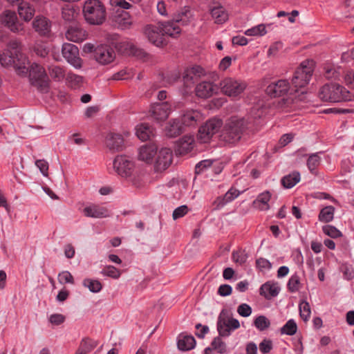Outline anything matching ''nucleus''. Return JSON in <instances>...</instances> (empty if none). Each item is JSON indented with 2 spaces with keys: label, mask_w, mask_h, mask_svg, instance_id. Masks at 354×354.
<instances>
[{
  "label": "nucleus",
  "mask_w": 354,
  "mask_h": 354,
  "mask_svg": "<svg viewBox=\"0 0 354 354\" xmlns=\"http://www.w3.org/2000/svg\"><path fill=\"white\" fill-rule=\"evenodd\" d=\"M22 45L19 39H11L7 48L0 53V64L4 67L13 66L19 75L28 74L26 56L21 52Z\"/></svg>",
  "instance_id": "obj_1"
},
{
  "label": "nucleus",
  "mask_w": 354,
  "mask_h": 354,
  "mask_svg": "<svg viewBox=\"0 0 354 354\" xmlns=\"http://www.w3.org/2000/svg\"><path fill=\"white\" fill-rule=\"evenodd\" d=\"M250 123L243 117L232 116L225 120L220 140L225 143L236 144L248 134Z\"/></svg>",
  "instance_id": "obj_2"
},
{
  "label": "nucleus",
  "mask_w": 354,
  "mask_h": 354,
  "mask_svg": "<svg viewBox=\"0 0 354 354\" xmlns=\"http://www.w3.org/2000/svg\"><path fill=\"white\" fill-rule=\"evenodd\" d=\"M314 71V63L312 60H305L300 64L299 67L297 68L294 73L292 78V86L293 88V93L295 95L299 93V100H304L306 95L305 87L308 84Z\"/></svg>",
  "instance_id": "obj_3"
},
{
  "label": "nucleus",
  "mask_w": 354,
  "mask_h": 354,
  "mask_svg": "<svg viewBox=\"0 0 354 354\" xmlns=\"http://www.w3.org/2000/svg\"><path fill=\"white\" fill-rule=\"evenodd\" d=\"M318 97L323 102H342L352 101L354 95L343 86L337 83H328L319 90Z\"/></svg>",
  "instance_id": "obj_4"
},
{
  "label": "nucleus",
  "mask_w": 354,
  "mask_h": 354,
  "mask_svg": "<svg viewBox=\"0 0 354 354\" xmlns=\"http://www.w3.org/2000/svg\"><path fill=\"white\" fill-rule=\"evenodd\" d=\"M83 14L85 20L91 25H101L106 19V9L99 0H88L84 3Z\"/></svg>",
  "instance_id": "obj_5"
},
{
  "label": "nucleus",
  "mask_w": 354,
  "mask_h": 354,
  "mask_svg": "<svg viewBox=\"0 0 354 354\" xmlns=\"http://www.w3.org/2000/svg\"><path fill=\"white\" fill-rule=\"evenodd\" d=\"M192 13L190 10L185 8L183 11L176 15L172 21L159 23V24L165 35L174 37L180 33L181 29L179 24L181 26L187 25L190 21Z\"/></svg>",
  "instance_id": "obj_6"
},
{
  "label": "nucleus",
  "mask_w": 354,
  "mask_h": 354,
  "mask_svg": "<svg viewBox=\"0 0 354 354\" xmlns=\"http://www.w3.org/2000/svg\"><path fill=\"white\" fill-rule=\"evenodd\" d=\"M29 81L32 86L41 93H47L49 88V79L43 66L33 63L28 68Z\"/></svg>",
  "instance_id": "obj_7"
},
{
  "label": "nucleus",
  "mask_w": 354,
  "mask_h": 354,
  "mask_svg": "<svg viewBox=\"0 0 354 354\" xmlns=\"http://www.w3.org/2000/svg\"><path fill=\"white\" fill-rule=\"evenodd\" d=\"M223 124L222 120L212 118L207 121L198 130V139L201 142H207L214 134L220 129Z\"/></svg>",
  "instance_id": "obj_8"
},
{
  "label": "nucleus",
  "mask_w": 354,
  "mask_h": 354,
  "mask_svg": "<svg viewBox=\"0 0 354 354\" xmlns=\"http://www.w3.org/2000/svg\"><path fill=\"white\" fill-rule=\"evenodd\" d=\"M113 164L115 172L122 178L131 176L134 171V163L125 156H118Z\"/></svg>",
  "instance_id": "obj_9"
},
{
  "label": "nucleus",
  "mask_w": 354,
  "mask_h": 354,
  "mask_svg": "<svg viewBox=\"0 0 354 354\" xmlns=\"http://www.w3.org/2000/svg\"><path fill=\"white\" fill-rule=\"evenodd\" d=\"M266 93L271 97H281L288 93L294 95L293 88H291L290 83L287 80L283 79L270 84L266 88Z\"/></svg>",
  "instance_id": "obj_10"
},
{
  "label": "nucleus",
  "mask_w": 354,
  "mask_h": 354,
  "mask_svg": "<svg viewBox=\"0 0 354 354\" xmlns=\"http://www.w3.org/2000/svg\"><path fill=\"white\" fill-rule=\"evenodd\" d=\"M222 92L230 97H235L241 94L245 88V84L238 80L228 77L220 83Z\"/></svg>",
  "instance_id": "obj_11"
},
{
  "label": "nucleus",
  "mask_w": 354,
  "mask_h": 354,
  "mask_svg": "<svg viewBox=\"0 0 354 354\" xmlns=\"http://www.w3.org/2000/svg\"><path fill=\"white\" fill-rule=\"evenodd\" d=\"M62 53L66 60L75 68L82 67V59L79 56V49L75 45L64 43L62 45Z\"/></svg>",
  "instance_id": "obj_12"
},
{
  "label": "nucleus",
  "mask_w": 354,
  "mask_h": 354,
  "mask_svg": "<svg viewBox=\"0 0 354 354\" xmlns=\"http://www.w3.org/2000/svg\"><path fill=\"white\" fill-rule=\"evenodd\" d=\"M145 35L151 43L158 47L167 44L165 35L159 24L158 26L152 24L147 25L145 28Z\"/></svg>",
  "instance_id": "obj_13"
},
{
  "label": "nucleus",
  "mask_w": 354,
  "mask_h": 354,
  "mask_svg": "<svg viewBox=\"0 0 354 354\" xmlns=\"http://www.w3.org/2000/svg\"><path fill=\"white\" fill-rule=\"evenodd\" d=\"M172 160V151L169 148H162L159 151L154 163L155 171L162 172L166 170L171 165Z\"/></svg>",
  "instance_id": "obj_14"
},
{
  "label": "nucleus",
  "mask_w": 354,
  "mask_h": 354,
  "mask_svg": "<svg viewBox=\"0 0 354 354\" xmlns=\"http://www.w3.org/2000/svg\"><path fill=\"white\" fill-rule=\"evenodd\" d=\"M95 60L101 64H108L115 58L114 50L107 45L97 46L94 50Z\"/></svg>",
  "instance_id": "obj_15"
},
{
  "label": "nucleus",
  "mask_w": 354,
  "mask_h": 354,
  "mask_svg": "<svg viewBox=\"0 0 354 354\" xmlns=\"http://www.w3.org/2000/svg\"><path fill=\"white\" fill-rule=\"evenodd\" d=\"M0 21L1 24L8 28L13 32H19L23 29L21 24L18 22L15 12L5 10L0 15Z\"/></svg>",
  "instance_id": "obj_16"
},
{
  "label": "nucleus",
  "mask_w": 354,
  "mask_h": 354,
  "mask_svg": "<svg viewBox=\"0 0 354 354\" xmlns=\"http://www.w3.org/2000/svg\"><path fill=\"white\" fill-rule=\"evenodd\" d=\"M171 110V104L168 102H158L152 105L150 111L152 117L157 121L165 120Z\"/></svg>",
  "instance_id": "obj_17"
},
{
  "label": "nucleus",
  "mask_w": 354,
  "mask_h": 354,
  "mask_svg": "<svg viewBox=\"0 0 354 354\" xmlns=\"http://www.w3.org/2000/svg\"><path fill=\"white\" fill-rule=\"evenodd\" d=\"M32 27L41 36H49L51 22L43 16H37L32 22Z\"/></svg>",
  "instance_id": "obj_18"
},
{
  "label": "nucleus",
  "mask_w": 354,
  "mask_h": 354,
  "mask_svg": "<svg viewBox=\"0 0 354 354\" xmlns=\"http://www.w3.org/2000/svg\"><path fill=\"white\" fill-rule=\"evenodd\" d=\"M65 35L68 40L73 42H82L86 38V31L77 24L70 26Z\"/></svg>",
  "instance_id": "obj_19"
},
{
  "label": "nucleus",
  "mask_w": 354,
  "mask_h": 354,
  "mask_svg": "<svg viewBox=\"0 0 354 354\" xmlns=\"http://www.w3.org/2000/svg\"><path fill=\"white\" fill-rule=\"evenodd\" d=\"M194 143L193 136H184L176 142L175 151L179 155L186 154L193 149Z\"/></svg>",
  "instance_id": "obj_20"
},
{
  "label": "nucleus",
  "mask_w": 354,
  "mask_h": 354,
  "mask_svg": "<svg viewBox=\"0 0 354 354\" xmlns=\"http://www.w3.org/2000/svg\"><path fill=\"white\" fill-rule=\"evenodd\" d=\"M84 216L92 218H106L109 216L107 208L98 205L93 204L84 208Z\"/></svg>",
  "instance_id": "obj_21"
},
{
  "label": "nucleus",
  "mask_w": 354,
  "mask_h": 354,
  "mask_svg": "<svg viewBox=\"0 0 354 354\" xmlns=\"http://www.w3.org/2000/svg\"><path fill=\"white\" fill-rule=\"evenodd\" d=\"M196 95L201 98H208L216 92V87L210 82H202L195 88Z\"/></svg>",
  "instance_id": "obj_22"
},
{
  "label": "nucleus",
  "mask_w": 354,
  "mask_h": 354,
  "mask_svg": "<svg viewBox=\"0 0 354 354\" xmlns=\"http://www.w3.org/2000/svg\"><path fill=\"white\" fill-rule=\"evenodd\" d=\"M157 153V147L155 145H145L139 149L138 159L146 163H151Z\"/></svg>",
  "instance_id": "obj_23"
},
{
  "label": "nucleus",
  "mask_w": 354,
  "mask_h": 354,
  "mask_svg": "<svg viewBox=\"0 0 354 354\" xmlns=\"http://www.w3.org/2000/svg\"><path fill=\"white\" fill-rule=\"evenodd\" d=\"M123 142L124 140L122 136L118 133H109L106 137V145L111 150L119 151L122 149Z\"/></svg>",
  "instance_id": "obj_24"
},
{
  "label": "nucleus",
  "mask_w": 354,
  "mask_h": 354,
  "mask_svg": "<svg viewBox=\"0 0 354 354\" xmlns=\"http://www.w3.org/2000/svg\"><path fill=\"white\" fill-rule=\"evenodd\" d=\"M35 12L34 7L30 3L26 1H21L18 6V13L21 18L26 21L32 19Z\"/></svg>",
  "instance_id": "obj_25"
},
{
  "label": "nucleus",
  "mask_w": 354,
  "mask_h": 354,
  "mask_svg": "<svg viewBox=\"0 0 354 354\" xmlns=\"http://www.w3.org/2000/svg\"><path fill=\"white\" fill-rule=\"evenodd\" d=\"M217 330L219 336L227 337L230 334L231 328L227 322V312L223 310L218 318Z\"/></svg>",
  "instance_id": "obj_26"
},
{
  "label": "nucleus",
  "mask_w": 354,
  "mask_h": 354,
  "mask_svg": "<svg viewBox=\"0 0 354 354\" xmlns=\"http://www.w3.org/2000/svg\"><path fill=\"white\" fill-rule=\"evenodd\" d=\"M280 288L277 283L270 281L265 283L260 288V295L266 299L276 297L279 292Z\"/></svg>",
  "instance_id": "obj_27"
},
{
  "label": "nucleus",
  "mask_w": 354,
  "mask_h": 354,
  "mask_svg": "<svg viewBox=\"0 0 354 354\" xmlns=\"http://www.w3.org/2000/svg\"><path fill=\"white\" fill-rule=\"evenodd\" d=\"M178 348L183 351H190L196 346V340L192 335H180L177 342Z\"/></svg>",
  "instance_id": "obj_28"
},
{
  "label": "nucleus",
  "mask_w": 354,
  "mask_h": 354,
  "mask_svg": "<svg viewBox=\"0 0 354 354\" xmlns=\"http://www.w3.org/2000/svg\"><path fill=\"white\" fill-rule=\"evenodd\" d=\"M271 198V194L269 191H266L261 194H260L257 199L253 201V205L254 207L257 208L261 211H266L269 209L270 206L268 205V202L270 201Z\"/></svg>",
  "instance_id": "obj_29"
},
{
  "label": "nucleus",
  "mask_w": 354,
  "mask_h": 354,
  "mask_svg": "<svg viewBox=\"0 0 354 354\" xmlns=\"http://www.w3.org/2000/svg\"><path fill=\"white\" fill-rule=\"evenodd\" d=\"M97 344L98 342L97 341L88 337H85L80 342L75 354H88L91 352Z\"/></svg>",
  "instance_id": "obj_30"
},
{
  "label": "nucleus",
  "mask_w": 354,
  "mask_h": 354,
  "mask_svg": "<svg viewBox=\"0 0 354 354\" xmlns=\"http://www.w3.org/2000/svg\"><path fill=\"white\" fill-rule=\"evenodd\" d=\"M183 131L182 124L177 120L170 121L165 127L166 135L169 137H176Z\"/></svg>",
  "instance_id": "obj_31"
},
{
  "label": "nucleus",
  "mask_w": 354,
  "mask_h": 354,
  "mask_svg": "<svg viewBox=\"0 0 354 354\" xmlns=\"http://www.w3.org/2000/svg\"><path fill=\"white\" fill-rule=\"evenodd\" d=\"M136 135L140 140L146 141L153 136V130L149 124H141L136 129Z\"/></svg>",
  "instance_id": "obj_32"
},
{
  "label": "nucleus",
  "mask_w": 354,
  "mask_h": 354,
  "mask_svg": "<svg viewBox=\"0 0 354 354\" xmlns=\"http://www.w3.org/2000/svg\"><path fill=\"white\" fill-rule=\"evenodd\" d=\"M300 180V174L294 171L292 174L283 176L281 179L282 185L287 189L293 187Z\"/></svg>",
  "instance_id": "obj_33"
},
{
  "label": "nucleus",
  "mask_w": 354,
  "mask_h": 354,
  "mask_svg": "<svg viewBox=\"0 0 354 354\" xmlns=\"http://www.w3.org/2000/svg\"><path fill=\"white\" fill-rule=\"evenodd\" d=\"M212 17L215 19V23L223 24L228 17L227 12L222 6L214 7L211 10Z\"/></svg>",
  "instance_id": "obj_34"
},
{
  "label": "nucleus",
  "mask_w": 354,
  "mask_h": 354,
  "mask_svg": "<svg viewBox=\"0 0 354 354\" xmlns=\"http://www.w3.org/2000/svg\"><path fill=\"white\" fill-rule=\"evenodd\" d=\"M335 207L329 205L322 208L319 214V220L323 223H328L334 218Z\"/></svg>",
  "instance_id": "obj_35"
},
{
  "label": "nucleus",
  "mask_w": 354,
  "mask_h": 354,
  "mask_svg": "<svg viewBox=\"0 0 354 354\" xmlns=\"http://www.w3.org/2000/svg\"><path fill=\"white\" fill-rule=\"evenodd\" d=\"M297 325L294 319H289L286 324L280 329L281 334L293 335L297 333Z\"/></svg>",
  "instance_id": "obj_36"
},
{
  "label": "nucleus",
  "mask_w": 354,
  "mask_h": 354,
  "mask_svg": "<svg viewBox=\"0 0 354 354\" xmlns=\"http://www.w3.org/2000/svg\"><path fill=\"white\" fill-rule=\"evenodd\" d=\"M321 158L318 153H312L307 160V166L311 173L314 174L316 169L320 165Z\"/></svg>",
  "instance_id": "obj_37"
},
{
  "label": "nucleus",
  "mask_w": 354,
  "mask_h": 354,
  "mask_svg": "<svg viewBox=\"0 0 354 354\" xmlns=\"http://www.w3.org/2000/svg\"><path fill=\"white\" fill-rule=\"evenodd\" d=\"M83 286L88 288L92 292H98L102 288V285L98 280L91 279H85L83 281Z\"/></svg>",
  "instance_id": "obj_38"
},
{
  "label": "nucleus",
  "mask_w": 354,
  "mask_h": 354,
  "mask_svg": "<svg viewBox=\"0 0 354 354\" xmlns=\"http://www.w3.org/2000/svg\"><path fill=\"white\" fill-rule=\"evenodd\" d=\"M254 325L258 330L263 331L270 327V322L266 316L260 315L254 319Z\"/></svg>",
  "instance_id": "obj_39"
},
{
  "label": "nucleus",
  "mask_w": 354,
  "mask_h": 354,
  "mask_svg": "<svg viewBox=\"0 0 354 354\" xmlns=\"http://www.w3.org/2000/svg\"><path fill=\"white\" fill-rule=\"evenodd\" d=\"M116 21L122 28H129L132 24L130 15L124 11L117 17Z\"/></svg>",
  "instance_id": "obj_40"
},
{
  "label": "nucleus",
  "mask_w": 354,
  "mask_h": 354,
  "mask_svg": "<svg viewBox=\"0 0 354 354\" xmlns=\"http://www.w3.org/2000/svg\"><path fill=\"white\" fill-rule=\"evenodd\" d=\"M49 74L53 80L57 82L62 81L65 76L64 69L58 66L50 67Z\"/></svg>",
  "instance_id": "obj_41"
},
{
  "label": "nucleus",
  "mask_w": 354,
  "mask_h": 354,
  "mask_svg": "<svg viewBox=\"0 0 354 354\" xmlns=\"http://www.w3.org/2000/svg\"><path fill=\"white\" fill-rule=\"evenodd\" d=\"M299 308L301 317L304 322H307L311 313L309 303L307 302L306 301H302L300 302Z\"/></svg>",
  "instance_id": "obj_42"
},
{
  "label": "nucleus",
  "mask_w": 354,
  "mask_h": 354,
  "mask_svg": "<svg viewBox=\"0 0 354 354\" xmlns=\"http://www.w3.org/2000/svg\"><path fill=\"white\" fill-rule=\"evenodd\" d=\"M101 274L113 279H118L120 277V271L113 266H106L101 271Z\"/></svg>",
  "instance_id": "obj_43"
},
{
  "label": "nucleus",
  "mask_w": 354,
  "mask_h": 354,
  "mask_svg": "<svg viewBox=\"0 0 354 354\" xmlns=\"http://www.w3.org/2000/svg\"><path fill=\"white\" fill-rule=\"evenodd\" d=\"M66 80L70 86L75 88L82 84L83 78L82 76L69 72L66 74Z\"/></svg>",
  "instance_id": "obj_44"
},
{
  "label": "nucleus",
  "mask_w": 354,
  "mask_h": 354,
  "mask_svg": "<svg viewBox=\"0 0 354 354\" xmlns=\"http://www.w3.org/2000/svg\"><path fill=\"white\" fill-rule=\"evenodd\" d=\"M267 32L264 24H259L247 30L245 32L246 35L249 36H263Z\"/></svg>",
  "instance_id": "obj_45"
},
{
  "label": "nucleus",
  "mask_w": 354,
  "mask_h": 354,
  "mask_svg": "<svg viewBox=\"0 0 354 354\" xmlns=\"http://www.w3.org/2000/svg\"><path fill=\"white\" fill-rule=\"evenodd\" d=\"M322 230L325 234L333 239L339 238L342 236V232L337 228L330 225L323 226Z\"/></svg>",
  "instance_id": "obj_46"
},
{
  "label": "nucleus",
  "mask_w": 354,
  "mask_h": 354,
  "mask_svg": "<svg viewBox=\"0 0 354 354\" xmlns=\"http://www.w3.org/2000/svg\"><path fill=\"white\" fill-rule=\"evenodd\" d=\"M221 337V336H218L215 337L211 343V346L214 350L222 354L226 352V344L222 341Z\"/></svg>",
  "instance_id": "obj_47"
},
{
  "label": "nucleus",
  "mask_w": 354,
  "mask_h": 354,
  "mask_svg": "<svg viewBox=\"0 0 354 354\" xmlns=\"http://www.w3.org/2000/svg\"><path fill=\"white\" fill-rule=\"evenodd\" d=\"M288 288L290 292H295L299 290L300 279L298 275H292L288 282Z\"/></svg>",
  "instance_id": "obj_48"
},
{
  "label": "nucleus",
  "mask_w": 354,
  "mask_h": 354,
  "mask_svg": "<svg viewBox=\"0 0 354 354\" xmlns=\"http://www.w3.org/2000/svg\"><path fill=\"white\" fill-rule=\"evenodd\" d=\"M58 281L62 284H74L73 275L68 271H63L58 274Z\"/></svg>",
  "instance_id": "obj_49"
},
{
  "label": "nucleus",
  "mask_w": 354,
  "mask_h": 354,
  "mask_svg": "<svg viewBox=\"0 0 354 354\" xmlns=\"http://www.w3.org/2000/svg\"><path fill=\"white\" fill-rule=\"evenodd\" d=\"M239 192L236 189L231 188L223 196L222 198L221 205H223L225 203L232 201L234 198H236L239 195Z\"/></svg>",
  "instance_id": "obj_50"
},
{
  "label": "nucleus",
  "mask_w": 354,
  "mask_h": 354,
  "mask_svg": "<svg viewBox=\"0 0 354 354\" xmlns=\"http://www.w3.org/2000/svg\"><path fill=\"white\" fill-rule=\"evenodd\" d=\"M213 163L211 160H204L199 162L195 167V173L199 174L202 173L205 169L210 167Z\"/></svg>",
  "instance_id": "obj_51"
},
{
  "label": "nucleus",
  "mask_w": 354,
  "mask_h": 354,
  "mask_svg": "<svg viewBox=\"0 0 354 354\" xmlns=\"http://www.w3.org/2000/svg\"><path fill=\"white\" fill-rule=\"evenodd\" d=\"M197 115L194 113L185 114L182 118V123L186 126L194 125L196 121Z\"/></svg>",
  "instance_id": "obj_52"
},
{
  "label": "nucleus",
  "mask_w": 354,
  "mask_h": 354,
  "mask_svg": "<svg viewBox=\"0 0 354 354\" xmlns=\"http://www.w3.org/2000/svg\"><path fill=\"white\" fill-rule=\"evenodd\" d=\"M196 80V79L194 76V75L191 74V73L188 70H186L185 71L183 76V80L184 85L186 87H191L194 84Z\"/></svg>",
  "instance_id": "obj_53"
},
{
  "label": "nucleus",
  "mask_w": 354,
  "mask_h": 354,
  "mask_svg": "<svg viewBox=\"0 0 354 354\" xmlns=\"http://www.w3.org/2000/svg\"><path fill=\"white\" fill-rule=\"evenodd\" d=\"M188 212V207L187 205H181L174 209L172 217L174 220H176L184 216Z\"/></svg>",
  "instance_id": "obj_54"
},
{
  "label": "nucleus",
  "mask_w": 354,
  "mask_h": 354,
  "mask_svg": "<svg viewBox=\"0 0 354 354\" xmlns=\"http://www.w3.org/2000/svg\"><path fill=\"white\" fill-rule=\"evenodd\" d=\"M237 313L242 317H249L252 313L251 307L247 304H242L238 306Z\"/></svg>",
  "instance_id": "obj_55"
},
{
  "label": "nucleus",
  "mask_w": 354,
  "mask_h": 354,
  "mask_svg": "<svg viewBox=\"0 0 354 354\" xmlns=\"http://www.w3.org/2000/svg\"><path fill=\"white\" fill-rule=\"evenodd\" d=\"M272 348V342L270 339H265L259 344L260 351L263 354L268 353Z\"/></svg>",
  "instance_id": "obj_56"
},
{
  "label": "nucleus",
  "mask_w": 354,
  "mask_h": 354,
  "mask_svg": "<svg viewBox=\"0 0 354 354\" xmlns=\"http://www.w3.org/2000/svg\"><path fill=\"white\" fill-rule=\"evenodd\" d=\"M75 13L73 8H65L62 10V15L64 20L71 21L74 19Z\"/></svg>",
  "instance_id": "obj_57"
},
{
  "label": "nucleus",
  "mask_w": 354,
  "mask_h": 354,
  "mask_svg": "<svg viewBox=\"0 0 354 354\" xmlns=\"http://www.w3.org/2000/svg\"><path fill=\"white\" fill-rule=\"evenodd\" d=\"M35 165L39 169L40 171L44 176H48V163L44 160H37Z\"/></svg>",
  "instance_id": "obj_58"
},
{
  "label": "nucleus",
  "mask_w": 354,
  "mask_h": 354,
  "mask_svg": "<svg viewBox=\"0 0 354 354\" xmlns=\"http://www.w3.org/2000/svg\"><path fill=\"white\" fill-rule=\"evenodd\" d=\"M256 264L257 268H259L261 271L263 270H269L272 267L271 263L268 260L263 258H259L257 259Z\"/></svg>",
  "instance_id": "obj_59"
},
{
  "label": "nucleus",
  "mask_w": 354,
  "mask_h": 354,
  "mask_svg": "<svg viewBox=\"0 0 354 354\" xmlns=\"http://www.w3.org/2000/svg\"><path fill=\"white\" fill-rule=\"evenodd\" d=\"M110 4L114 7H119L123 9H129L131 5L126 0H110Z\"/></svg>",
  "instance_id": "obj_60"
},
{
  "label": "nucleus",
  "mask_w": 354,
  "mask_h": 354,
  "mask_svg": "<svg viewBox=\"0 0 354 354\" xmlns=\"http://www.w3.org/2000/svg\"><path fill=\"white\" fill-rule=\"evenodd\" d=\"M232 258L236 263L240 264L244 263L247 260V256L241 251L234 252L232 253Z\"/></svg>",
  "instance_id": "obj_61"
},
{
  "label": "nucleus",
  "mask_w": 354,
  "mask_h": 354,
  "mask_svg": "<svg viewBox=\"0 0 354 354\" xmlns=\"http://www.w3.org/2000/svg\"><path fill=\"white\" fill-rule=\"evenodd\" d=\"M232 291V287L227 284H223L219 286L218 289V294L223 297H226L231 295Z\"/></svg>",
  "instance_id": "obj_62"
},
{
  "label": "nucleus",
  "mask_w": 354,
  "mask_h": 354,
  "mask_svg": "<svg viewBox=\"0 0 354 354\" xmlns=\"http://www.w3.org/2000/svg\"><path fill=\"white\" fill-rule=\"evenodd\" d=\"M51 324L55 325H59L65 320V317L61 314L51 315L49 319Z\"/></svg>",
  "instance_id": "obj_63"
},
{
  "label": "nucleus",
  "mask_w": 354,
  "mask_h": 354,
  "mask_svg": "<svg viewBox=\"0 0 354 354\" xmlns=\"http://www.w3.org/2000/svg\"><path fill=\"white\" fill-rule=\"evenodd\" d=\"M339 75V73L333 67L326 68L324 75L327 79H337Z\"/></svg>",
  "instance_id": "obj_64"
}]
</instances>
